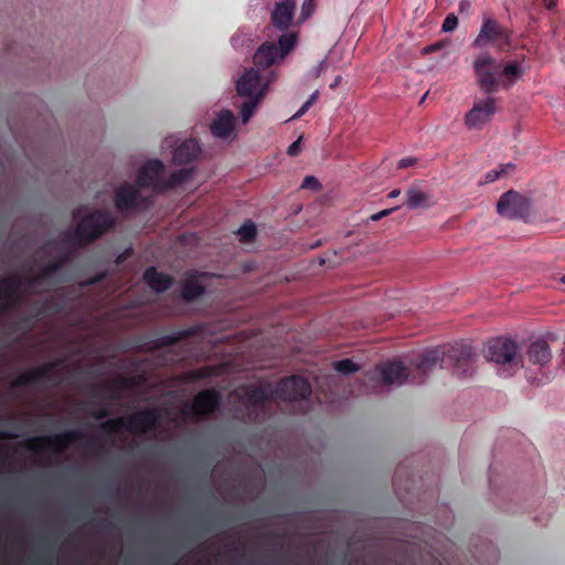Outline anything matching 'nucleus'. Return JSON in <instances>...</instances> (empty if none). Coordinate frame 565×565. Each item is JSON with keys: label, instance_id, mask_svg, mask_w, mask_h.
<instances>
[{"label": "nucleus", "instance_id": "a19ab883", "mask_svg": "<svg viewBox=\"0 0 565 565\" xmlns=\"http://www.w3.org/2000/svg\"><path fill=\"white\" fill-rule=\"evenodd\" d=\"M397 209H398V206L382 210L375 214H372L370 216V221L377 222V221L382 220L383 217L388 216L392 212H394Z\"/></svg>", "mask_w": 565, "mask_h": 565}, {"label": "nucleus", "instance_id": "412c9836", "mask_svg": "<svg viewBox=\"0 0 565 565\" xmlns=\"http://www.w3.org/2000/svg\"><path fill=\"white\" fill-rule=\"evenodd\" d=\"M235 117L228 109L222 110L211 124V132L217 138H227L234 130Z\"/></svg>", "mask_w": 565, "mask_h": 565}, {"label": "nucleus", "instance_id": "6e6552de", "mask_svg": "<svg viewBox=\"0 0 565 565\" xmlns=\"http://www.w3.org/2000/svg\"><path fill=\"white\" fill-rule=\"evenodd\" d=\"M486 358L497 364L515 370L519 365L518 344L509 338H495L488 342Z\"/></svg>", "mask_w": 565, "mask_h": 565}, {"label": "nucleus", "instance_id": "37998d69", "mask_svg": "<svg viewBox=\"0 0 565 565\" xmlns=\"http://www.w3.org/2000/svg\"><path fill=\"white\" fill-rule=\"evenodd\" d=\"M15 291L17 290H14L11 286L0 281V299H7L9 296H14Z\"/></svg>", "mask_w": 565, "mask_h": 565}, {"label": "nucleus", "instance_id": "393cba45", "mask_svg": "<svg viewBox=\"0 0 565 565\" xmlns=\"http://www.w3.org/2000/svg\"><path fill=\"white\" fill-rule=\"evenodd\" d=\"M247 402L253 406H262L270 399L269 392L263 386H248L245 390Z\"/></svg>", "mask_w": 565, "mask_h": 565}, {"label": "nucleus", "instance_id": "473e14b6", "mask_svg": "<svg viewBox=\"0 0 565 565\" xmlns=\"http://www.w3.org/2000/svg\"><path fill=\"white\" fill-rule=\"evenodd\" d=\"M256 226L252 222L244 223L238 230V234L242 236L244 242L252 241L256 236Z\"/></svg>", "mask_w": 565, "mask_h": 565}, {"label": "nucleus", "instance_id": "2f4dec72", "mask_svg": "<svg viewBox=\"0 0 565 565\" xmlns=\"http://www.w3.org/2000/svg\"><path fill=\"white\" fill-rule=\"evenodd\" d=\"M333 367L337 372L344 375L353 374L359 370V366L350 359H343L334 362Z\"/></svg>", "mask_w": 565, "mask_h": 565}, {"label": "nucleus", "instance_id": "e2e57ef3", "mask_svg": "<svg viewBox=\"0 0 565 565\" xmlns=\"http://www.w3.org/2000/svg\"><path fill=\"white\" fill-rule=\"evenodd\" d=\"M561 281L565 284V275L561 278Z\"/></svg>", "mask_w": 565, "mask_h": 565}, {"label": "nucleus", "instance_id": "864d4df0", "mask_svg": "<svg viewBox=\"0 0 565 565\" xmlns=\"http://www.w3.org/2000/svg\"><path fill=\"white\" fill-rule=\"evenodd\" d=\"M514 169L515 166L513 163H507L501 166L500 171L502 175H509Z\"/></svg>", "mask_w": 565, "mask_h": 565}, {"label": "nucleus", "instance_id": "bb28decb", "mask_svg": "<svg viewBox=\"0 0 565 565\" xmlns=\"http://www.w3.org/2000/svg\"><path fill=\"white\" fill-rule=\"evenodd\" d=\"M71 259L70 253H63L55 257L53 260L49 262L41 269V277L51 278L54 274H56L63 266H65Z\"/></svg>", "mask_w": 565, "mask_h": 565}, {"label": "nucleus", "instance_id": "13d9d810", "mask_svg": "<svg viewBox=\"0 0 565 565\" xmlns=\"http://www.w3.org/2000/svg\"><path fill=\"white\" fill-rule=\"evenodd\" d=\"M399 194H401V191H399L398 189H394V190H392V191L388 193L387 198H390V199H394V198H397Z\"/></svg>", "mask_w": 565, "mask_h": 565}, {"label": "nucleus", "instance_id": "c03bdc74", "mask_svg": "<svg viewBox=\"0 0 565 565\" xmlns=\"http://www.w3.org/2000/svg\"><path fill=\"white\" fill-rule=\"evenodd\" d=\"M108 415H109V412L106 406H100L99 408H97L96 411H94L92 413V417L94 419H104V418L108 417Z\"/></svg>", "mask_w": 565, "mask_h": 565}, {"label": "nucleus", "instance_id": "49530a36", "mask_svg": "<svg viewBox=\"0 0 565 565\" xmlns=\"http://www.w3.org/2000/svg\"><path fill=\"white\" fill-rule=\"evenodd\" d=\"M300 138L294 141L287 149V153L291 157L297 156L300 152Z\"/></svg>", "mask_w": 565, "mask_h": 565}, {"label": "nucleus", "instance_id": "c85d7f7f", "mask_svg": "<svg viewBox=\"0 0 565 565\" xmlns=\"http://www.w3.org/2000/svg\"><path fill=\"white\" fill-rule=\"evenodd\" d=\"M427 200H428L427 194H425L424 192L419 191L417 188H409L406 191L405 205L408 209L413 210V209L420 207V206H423L426 203Z\"/></svg>", "mask_w": 565, "mask_h": 565}, {"label": "nucleus", "instance_id": "f8f14e48", "mask_svg": "<svg viewBox=\"0 0 565 565\" xmlns=\"http://www.w3.org/2000/svg\"><path fill=\"white\" fill-rule=\"evenodd\" d=\"M136 385L135 377L120 376L110 381L93 383L89 386V394L96 398L119 399L120 393L132 388Z\"/></svg>", "mask_w": 565, "mask_h": 565}, {"label": "nucleus", "instance_id": "4be33fe9", "mask_svg": "<svg viewBox=\"0 0 565 565\" xmlns=\"http://www.w3.org/2000/svg\"><path fill=\"white\" fill-rule=\"evenodd\" d=\"M200 145L194 139H186L173 151V162L175 164H186L192 162L200 153Z\"/></svg>", "mask_w": 565, "mask_h": 565}, {"label": "nucleus", "instance_id": "dca6fc26", "mask_svg": "<svg viewBox=\"0 0 565 565\" xmlns=\"http://www.w3.org/2000/svg\"><path fill=\"white\" fill-rule=\"evenodd\" d=\"M495 111V99L492 97L475 103L473 107L466 114V125L469 128H479L490 121Z\"/></svg>", "mask_w": 565, "mask_h": 565}, {"label": "nucleus", "instance_id": "c9c22d12", "mask_svg": "<svg viewBox=\"0 0 565 565\" xmlns=\"http://www.w3.org/2000/svg\"><path fill=\"white\" fill-rule=\"evenodd\" d=\"M458 26V18L454 13H449L441 25L444 32H452Z\"/></svg>", "mask_w": 565, "mask_h": 565}, {"label": "nucleus", "instance_id": "ea45409f", "mask_svg": "<svg viewBox=\"0 0 565 565\" xmlns=\"http://www.w3.org/2000/svg\"><path fill=\"white\" fill-rule=\"evenodd\" d=\"M213 375L211 366H203L193 373V377L196 380L207 379Z\"/></svg>", "mask_w": 565, "mask_h": 565}, {"label": "nucleus", "instance_id": "4c0bfd02", "mask_svg": "<svg viewBox=\"0 0 565 565\" xmlns=\"http://www.w3.org/2000/svg\"><path fill=\"white\" fill-rule=\"evenodd\" d=\"M1 281L8 286H11L17 291H19L22 286V278L19 274L4 278Z\"/></svg>", "mask_w": 565, "mask_h": 565}, {"label": "nucleus", "instance_id": "5701e85b", "mask_svg": "<svg viewBox=\"0 0 565 565\" xmlns=\"http://www.w3.org/2000/svg\"><path fill=\"white\" fill-rule=\"evenodd\" d=\"M143 280L156 292H163L173 284V278L170 275L158 271L156 267L146 269Z\"/></svg>", "mask_w": 565, "mask_h": 565}, {"label": "nucleus", "instance_id": "20e7f679", "mask_svg": "<svg viewBox=\"0 0 565 565\" xmlns=\"http://www.w3.org/2000/svg\"><path fill=\"white\" fill-rule=\"evenodd\" d=\"M161 413L157 408H147L132 413L126 417H116L100 424V428L108 435L116 434L120 429L129 433L146 434L158 428Z\"/></svg>", "mask_w": 565, "mask_h": 565}, {"label": "nucleus", "instance_id": "72a5a7b5", "mask_svg": "<svg viewBox=\"0 0 565 565\" xmlns=\"http://www.w3.org/2000/svg\"><path fill=\"white\" fill-rule=\"evenodd\" d=\"M61 308L62 306L60 302H57L53 298H47L42 302L41 308L36 313V317L46 311L60 312Z\"/></svg>", "mask_w": 565, "mask_h": 565}, {"label": "nucleus", "instance_id": "423d86ee", "mask_svg": "<svg viewBox=\"0 0 565 565\" xmlns=\"http://www.w3.org/2000/svg\"><path fill=\"white\" fill-rule=\"evenodd\" d=\"M297 34L294 32L284 33L279 36L278 43L264 42L255 52L253 61L256 70H266L278 61L284 60L297 44Z\"/></svg>", "mask_w": 565, "mask_h": 565}, {"label": "nucleus", "instance_id": "9d476101", "mask_svg": "<svg viewBox=\"0 0 565 565\" xmlns=\"http://www.w3.org/2000/svg\"><path fill=\"white\" fill-rule=\"evenodd\" d=\"M530 207L529 199L514 190L503 193L497 203V212L509 220L526 217L530 215Z\"/></svg>", "mask_w": 565, "mask_h": 565}, {"label": "nucleus", "instance_id": "0e129e2a", "mask_svg": "<svg viewBox=\"0 0 565 565\" xmlns=\"http://www.w3.org/2000/svg\"><path fill=\"white\" fill-rule=\"evenodd\" d=\"M23 321L29 322L30 318H24Z\"/></svg>", "mask_w": 565, "mask_h": 565}, {"label": "nucleus", "instance_id": "1a4fd4ad", "mask_svg": "<svg viewBox=\"0 0 565 565\" xmlns=\"http://www.w3.org/2000/svg\"><path fill=\"white\" fill-rule=\"evenodd\" d=\"M85 436L79 430H67L63 434L55 435L54 437L39 436L25 440L24 446L40 456L44 448H54L57 451H63L71 444L84 439Z\"/></svg>", "mask_w": 565, "mask_h": 565}, {"label": "nucleus", "instance_id": "f03ea898", "mask_svg": "<svg viewBox=\"0 0 565 565\" xmlns=\"http://www.w3.org/2000/svg\"><path fill=\"white\" fill-rule=\"evenodd\" d=\"M81 209L72 212V217L77 220L73 231L63 234V242L74 247H84L99 239L115 225V220L106 210H93L81 216Z\"/></svg>", "mask_w": 565, "mask_h": 565}, {"label": "nucleus", "instance_id": "4d7b16f0", "mask_svg": "<svg viewBox=\"0 0 565 565\" xmlns=\"http://www.w3.org/2000/svg\"><path fill=\"white\" fill-rule=\"evenodd\" d=\"M15 435L13 434H10L8 431H4V430H0V440H3V439H11V438H14Z\"/></svg>", "mask_w": 565, "mask_h": 565}, {"label": "nucleus", "instance_id": "603ef678", "mask_svg": "<svg viewBox=\"0 0 565 565\" xmlns=\"http://www.w3.org/2000/svg\"><path fill=\"white\" fill-rule=\"evenodd\" d=\"M441 49V44L440 43H435V44H430V45H427L423 49V54H430L433 52H436L438 50Z\"/></svg>", "mask_w": 565, "mask_h": 565}, {"label": "nucleus", "instance_id": "aec40b11", "mask_svg": "<svg viewBox=\"0 0 565 565\" xmlns=\"http://www.w3.org/2000/svg\"><path fill=\"white\" fill-rule=\"evenodd\" d=\"M526 355L531 364L540 367L547 365L552 360L550 345L543 339L532 342L527 348Z\"/></svg>", "mask_w": 565, "mask_h": 565}, {"label": "nucleus", "instance_id": "f3484780", "mask_svg": "<svg viewBox=\"0 0 565 565\" xmlns=\"http://www.w3.org/2000/svg\"><path fill=\"white\" fill-rule=\"evenodd\" d=\"M221 405V395L215 390H204L199 392L190 406L192 413L196 416H205L214 413Z\"/></svg>", "mask_w": 565, "mask_h": 565}, {"label": "nucleus", "instance_id": "6ab92c4d", "mask_svg": "<svg viewBox=\"0 0 565 565\" xmlns=\"http://www.w3.org/2000/svg\"><path fill=\"white\" fill-rule=\"evenodd\" d=\"M295 8V0L277 2L271 12V23L279 30H287L294 20Z\"/></svg>", "mask_w": 565, "mask_h": 565}, {"label": "nucleus", "instance_id": "6e6d98bb", "mask_svg": "<svg viewBox=\"0 0 565 565\" xmlns=\"http://www.w3.org/2000/svg\"><path fill=\"white\" fill-rule=\"evenodd\" d=\"M546 9L552 10L556 7L557 0H543Z\"/></svg>", "mask_w": 565, "mask_h": 565}, {"label": "nucleus", "instance_id": "f257e3e1", "mask_svg": "<svg viewBox=\"0 0 565 565\" xmlns=\"http://www.w3.org/2000/svg\"><path fill=\"white\" fill-rule=\"evenodd\" d=\"M477 354L472 348L463 342L456 343L446 351L434 349L426 351L417 356L414 365L423 375H427L433 371L439 362L445 363L447 367H451L452 373L458 377L472 376Z\"/></svg>", "mask_w": 565, "mask_h": 565}, {"label": "nucleus", "instance_id": "e433bc0d", "mask_svg": "<svg viewBox=\"0 0 565 565\" xmlns=\"http://www.w3.org/2000/svg\"><path fill=\"white\" fill-rule=\"evenodd\" d=\"M318 97V90L311 94L309 99L300 107V109L292 116L294 119L300 118L302 115H305L309 108L312 106V104L316 102Z\"/></svg>", "mask_w": 565, "mask_h": 565}, {"label": "nucleus", "instance_id": "680f3d73", "mask_svg": "<svg viewBox=\"0 0 565 565\" xmlns=\"http://www.w3.org/2000/svg\"><path fill=\"white\" fill-rule=\"evenodd\" d=\"M3 404V397L0 395V406Z\"/></svg>", "mask_w": 565, "mask_h": 565}, {"label": "nucleus", "instance_id": "9b49d317", "mask_svg": "<svg viewBox=\"0 0 565 565\" xmlns=\"http://www.w3.org/2000/svg\"><path fill=\"white\" fill-rule=\"evenodd\" d=\"M281 401H301L311 395V385L302 376L292 375L280 380L273 392Z\"/></svg>", "mask_w": 565, "mask_h": 565}, {"label": "nucleus", "instance_id": "58836bf2", "mask_svg": "<svg viewBox=\"0 0 565 565\" xmlns=\"http://www.w3.org/2000/svg\"><path fill=\"white\" fill-rule=\"evenodd\" d=\"M301 186L305 189L319 190L320 183L317 178L308 175L303 179Z\"/></svg>", "mask_w": 565, "mask_h": 565}, {"label": "nucleus", "instance_id": "a878e982", "mask_svg": "<svg viewBox=\"0 0 565 565\" xmlns=\"http://www.w3.org/2000/svg\"><path fill=\"white\" fill-rule=\"evenodd\" d=\"M192 172V169H180L172 172L166 180L161 181L160 190H170L186 182L191 178Z\"/></svg>", "mask_w": 565, "mask_h": 565}, {"label": "nucleus", "instance_id": "79ce46f5", "mask_svg": "<svg viewBox=\"0 0 565 565\" xmlns=\"http://www.w3.org/2000/svg\"><path fill=\"white\" fill-rule=\"evenodd\" d=\"M500 177H502L500 169H492L486 173L483 183H492Z\"/></svg>", "mask_w": 565, "mask_h": 565}, {"label": "nucleus", "instance_id": "09e8293b", "mask_svg": "<svg viewBox=\"0 0 565 565\" xmlns=\"http://www.w3.org/2000/svg\"><path fill=\"white\" fill-rule=\"evenodd\" d=\"M471 10V2L469 0H461L458 4V12L469 14Z\"/></svg>", "mask_w": 565, "mask_h": 565}, {"label": "nucleus", "instance_id": "c756f323", "mask_svg": "<svg viewBox=\"0 0 565 565\" xmlns=\"http://www.w3.org/2000/svg\"><path fill=\"white\" fill-rule=\"evenodd\" d=\"M22 302V297L19 291L14 296H9L7 299H0V315H6L11 310L19 307Z\"/></svg>", "mask_w": 565, "mask_h": 565}, {"label": "nucleus", "instance_id": "cd10ccee", "mask_svg": "<svg viewBox=\"0 0 565 565\" xmlns=\"http://www.w3.org/2000/svg\"><path fill=\"white\" fill-rule=\"evenodd\" d=\"M205 291L204 286L194 280H188L182 286L181 297L188 301H194L200 298Z\"/></svg>", "mask_w": 565, "mask_h": 565}, {"label": "nucleus", "instance_id": "ddd939ff", "mask_svg": "<svg viewBox=\"0 0 565 565\" xmlns=\"http://www.w3.org/2000/svg\"><path fill=\"white\" fill-rule=\"evenodd\" d=\"M58 364L60 361L50 362L40 367L22 373L11 383V388L34 386L41 382H55L56 376L54 371Z\"/></svg>", "mask_w": 565, "mask_h": 565}, {"label": "nucleus", "instance_id": "de8ad7c7", "mask_svg": "<svg viewBox=\"0 0 565 565\" xmlns=\"http://www.w3.org/2000/svg\"><path fill=\"white\" fill-rule=\"evenodd\" d=\"M416 162V159L415 158H412V157H408V158H403L398 161L397 163V168L399 169H405V168H408V167H412L414 166Z\"/></svg>", "mask_w": 565, "mask_h": 565}, {"label": "nucleus", "instance_id": "b1692460", "mask_svg": "<svg viewBox=\"0 0 565 565\" xmlns=\"http://www.w3.org/2000/svg\"><path fill=\"white\" fill-rule=\"evenodd\" d=\"M193 334L192 330L185 329V330H179L170 334H166L162 337H159L151 341L150 349L151 350H159L166 347L173 345L181 340H184Z\"/></svg>", "mask_w": 565, "mask_h": 565}, {"label": "nucleus", "instance_id": "8fccbe9b", "mask_svg": "<svg viewBox=\"0 0 565 565\" xmlns=\"http://www.w3.org/2000/svg\"><path fill=\"white\" fill-rule=\"evenodd\" d=\"M326 61H321L316 67L312 68L311 75L313 77H319L320 74L326 70Z\"/></svg>", "mask_w": 565, "mask_h": 565}, {"label": "nucleus", "instance_id": "7ed1b4c3", "mask_svg": "<svg viewBox=\"0 0 565 565\" xmlns=\"http://www.w3.org/2000/svg\"><path fill=\"white\" fill-rule=\"evenodd\" d=\"M269 79L265 78L259 70H247L236 82V92L244 100L239 105L241 117L244 124H247L253 117L255 110L263 102Z\"/></svg>", "mask_w": 565, "mask_h": 565}, {"label": "nucleus", "instance_id": "5fc2aeb1", "mask_svg": "<svg viewBox=\"0 0 565 565\" xmlns=\"http://www.w3.org/2000/svg\"><path fill=\"white\" fill-rule=\"evenodd\" d=\"M105 275L104 274H100V275H97L93 278H90L88 281H87V285H94V284H97L102 279H104Z\"/></svg>", "mask_w": 565, "mask_h": 565}, {"label": "nucleus", "instance_id": "f704fd0d", "mask_svg": "<svg viewBox=\"0 0 565 565\" xmlns=\"http://www.w3.org/2000/svg\"><path fill=\"white\" fill-rule=\"evenodd\" d=\"M316 10L315 0H302L300 21L309 19Z\"/></svg>", "mask_w": 565, "mask_h": 565}, {"label": "nucleus", "instance_id": "bf43d9fd", "mask_svg": "<svg viewBox=\"0 0 565 565\" xmlns=\"http://www.w3.org/2000/svg\"><path fill=\"white\" fill-rule=\"evenodd\" d=\"M89 525H90L92 527H98V526L100 525V522H97V521H95V520H92V521L89 522Z\"/></svg>", "mask_w": 565, "mask_h": 565}, {"label": "nucleus", "instance_id": "2eb2a0df", "mask_svg": "<svg viewBox=\"0 0 565 565\" xmlns=\"http://www.w3.org/2000/svg\"><path fill=\"white\" fill-rule=\"evenodd\" d=\"M163 163L159 159H152L142 164L138 171L136 183L138 188H153L160 190Z\"/></svg>", "mask_w": 565, "mask_h": 565}, {"label": "nucleus", "instance_id": "7c9ffc66", "mask_svg": "<svg viewBox=\"0 0 565 565\" xmlns=\"http://www.w3.org/2000/svg\"><path fill=\"white\" fill-rule=\"evenodd\" d=\"M501 76L511 79L510 83H507V86H509L513 81L522 76L521 66L518 62H510L502 70H500V77Z\"/></svg>", "mask_w": 565, "mask_h": 565}, {"label": "nucleus", "instance_id": "39448f33", "mask_svg": "<svg viewBox=\"0 0 565 565\" xmlns=\"http://www.w3.org/2000/svg\"><path fill=\"white\" fill-rule=\"evenodd\" d=\"M513 31L501 25L495 19L483 17L480 31L472 42L476 49L492 45L498 51L504 52L512 47Z\"/></svg>", "mask_w": 565, "mask_h": 565}, {"label": "nucleus", "instance_id": "052dcab7", "mask_svg": "<svg viewBox=\"0 0 565 565\" xmlns=\"http://www.w3.org/2000/svg\"><path fill=\"white\" fill-rule=\"evenodd\" d=\"M87 515H88V513H87V512H83V513L81 514V518H82V519H85Z\"/></svg>", "mask_w": 565, "mask_h": 565}, {"label": "nucleus", "instance_id": "4468645a", "mask_svg": "<svg viewBox=\"0 0 565 565\" xmlns=\"http://www.w3.org/2000/svg\"><path fill=\"white\" fill-rule=\"evenodd\" d=\"M380 377L385 384H403L408 377L407 367L399 361H390L376 369L373 374L367 375V380Z\"/></svg>", "mask_w": 565, "mask_h": 565}, {"label": "nucleus", "instance_id": "0eeeda50", "mask_svg": "<svg viewBox=\"0 0 565 565\" xmlns=\"http://www.w3.org/2000/svg\"><path fill=\"white\" fill-rule=\"evenodd\" d=\"M501 63L488 52L477 56L473 62V72L480 89L490 95L498 90L500 85Z\"/></svg>", "mask_w": 565, "mask_h": 565}, {"label": "nucleus", "instance_id": "a18cd8bd", "mask_svg": "<svg viewBox=\"0 0 565 565\" xmlns=\"http://www.w3.org/2000/svg\"><path fill=\"white\" fill-rule=\"evenodd\" d=\"M86 445L87 448L93 450L94 452H98L102 449V444L97 438H87Z\"/></svg>", "mask_w": 565, "mask_h": 565}, {"label": "nucleus", "instance_id": "3c124183", "mask_svg": "<svg viewBox=\"0 0 565 565\" xmlns=\"http://www.w3.org/2000/svg\"><path fill=\"white\" fill-rule=\"evenodd\" d=\"M46 279L45 277H41V273L38 276H29L26 278V282L30 287L39 285L41 280Z\"/></svg>", "mask_w": 565, "mask_h": 565}, {"label": "nucleus", "instance_id": "a211bd4d", "mask_svg": "<svg viewBox=\"0 0 565 565\" xmlns=\"http://www.w3.org/2000/svg\"><path fill=\"white\" fill-rule=\"evenodd\" d=\"M138 185L124 183L115 191V206L120 212L131 211L137 207L140 198Z\"/></svg>", "mask_w": 565, "mask_h": 565}]
</instances>
